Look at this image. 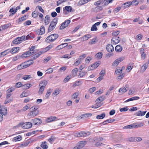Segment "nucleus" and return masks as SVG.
Masks as SVG:
<instances>
[{
	"label": "nucleus",
	"mask_w": 149,
	"mask_h": 149,
	"mask_svg": "<svg viewBox=\"0 0 149 149\" xmlns=\"http://www.w3.org/2000/svg\"><path fill=\"white\" fill-rule=\"evenodd\" d=\"M58 36L59 35L57 34H51L47 38L45 41L47 43L52 42L56 39Z\"/></svg>",
	"instance_id": "nucleus-1"
},
{
	"label": "nucleus",
	"mask_w": 149,
	"mask_h": 149,
	"mask_svg": "<svg viewBox=\"0 0 149 149\" xmlns=\"http://www.w3.org/2000/svg\"><path fill=\"white\" fill-rule=\"evenodd\" d=\"M58 19L57 18H55L53 19L51 22L49 26L48 31L49 32L52 31L56 27V25L57 23Z\"/></svg>",
	"instance_id": "nucleus-2"
},
{
	"label": "nucleus",
	"mask_w": 149,
	"mask_h": 149,
	"mask_svg": "<svg viewBox=\"0 0 149 149\" xmlns=\"http://www.w3.org/2000/svg\"><path fill=\"white\" fill-rule=\"evenodd\" d=\"M32 124L30 122H27L24 123H20L19 124L17 127H19L21 126L24 129H29L32 127Z\"/></svg>",
	"instance_id": "nucleus-3"
},
{
	"label": "nucleus",
	"mask_w": 149,
	"mask_h": 149,
	"mask_svg": "<svg viewBox=\"0 0 149 149\" xmlns=\"http://www.w3.org/2000/svg\"><path fill=\"white\" fill-rule=\"evenodd\" d=\"M70 22V20H67L63 22L61 25L60 27V29L61 30L63 29L68 26V25Z\"/></svg>",
	"instance_id": "nucleus-4"
},
{
	"label": "nucleus",
	"mask_w": 149,
	"mask_h": 149,
	"mask_svg": "<svg viewBox=\"0 0 149 149\" xmlns=\"http://www.w3.org/2000/svg\"><path fill=\"white\" fill-rule=\"evenodd\" d=\"M120 40V38L118 37L115 36L111 40V42L113 44L115 45L119 43Z\"/></svg>",
	"instance_id": "nucleus-5"
},
{
	"label": "nucleus",
	"mask_w": 149,
	"mask_h": 149,
	"mask_svg": "<svg viewBox=\"0 0 149 149\" xmlns=\"http://www.w3.org/2000/svg\"><path fill=\"white\" fill-rule=\"evenodd\" d=\"M32 122L33 125H39L42 123V121L39 118H35L32 120Z\"/></svg>",
	"instance_id": "nucleus-6"
},
{
	"label": "nucleus",
	"mask_w": 149,
	"mask_h": 149,
	"mask_svg": "<svg viewBox=\"0 0 149 149\" xmlns=\"http://www.w3.org/2000/svg\"><path fill=\"white\" fill-rule=\"evenodd\" d=\"M129 86L128 85L126 84L123 88H121L119 89V92L122 93L126 92L129 89Z\"/></svg>",
	"instance_id": "nucleus-7"
},
{
	"label": "nucleus",
	"mask_w": 149,
	"mask_h": 149,
	"mask_svg": "<svg viewBox=\"0 0 149 149\" xmlns=\"http://www.w3.org/2000/svg\"><path fill=\"white\" fill-rule=\"evenodd\" d=\"M0 113H1L2 115L4 116L6 115L7 113V109L6 107H2L0 109Z\"/></svg>",
	"instance_id": "nucleus-8"
},
{
	"label": "nucleus",
	"mask_w": 149,
	"mask_h": 149,
	"mask_svg": "<svg viewBox=\"0 0 149 149\" xmlns=\"http://www.w3.org/2000/svg\"><path fill=\"white\" fill-rule=\"evenodd\" d=\"M11 25V24L8 23V24H5L2 26H1L0 27V31L7 29Z\"/></svg>",
	"instance_id": "nucleus-9"
},
{
	"label": "nucleus",
	"mask_w": 149,
	"mask_h": 149,
	"mask_svg": "<svg viewBox=\"0 0 149 149\" xmlns=\"http://www.w3.org/2000/svg\"><path fill=\"white\" fill-rule=\"evenodd\" d=\"M38 113V111H31L29 112L28 116L31 117H34L36 116Z\"/></svg>",
	"instance_id": "nucleus-10"
},
{
	"label": "nucleus",
	"mask_w": 149,
	"mask_h": 149,
	"mask_svg": "<svg viewBox=\"0 0 149 149\" xmlns=\"http://www.w3.org/2000/svg\"><path fill=\"white\" fill-rule=\"evenodd\" d=\"M107 50L109 52H112L114 51V47L112 45L109 44L107 46Z\"/></svg>",
	"instance_id": "nucleus-11"
},
{
	"label": "nucleus",
	"mask_w": 149,
	"mask_h": 149,
	"mask_svg": "<svg viewBox=\"0 0 149 149\" xmlns=\"http://www.w3.org/2000/svg\"><path fill=\"white\" fill-rule=\"evenodd\" d=\"M91 37V36L90 35L87 34L81 37L80 38V39L82 41H84L87 40L89 38H90Z\"/></svg>",
	"instance_id": "nucleus-12"
},
{
	"label": "nucleus",
	"mask_w": 149,
	"mask_h": 149,
	"mask_svg": "<svg viewBox=\"0 0 149 149\" xmlns=\"http://www.w3.org/2000/svg\"><path fill=\"white\" fill-rule=\"evenodd\" d=\"M132 4V2H127L123 3L122 6V7L124 9H125L126 8L129 7Z\"/></svg>",
	"instance_id": "nucleus-13"
},
{
	"label": "nucleus",
	"mask_w": 149,
	"mask_h": 149,
	"mask_svg": "<svg viewBox=\"0 0 149 149\" xmlns=\"http://www.w3.org/2000/svg\"><path fill=\"white\" fill-rule=\"evenodd\" d=\"M92 115V114L91 113H85L80 116L79 118H80V119L83 118H87L91 117Z\"/></svg>",
	"instance_id": "nucleus-14"
},
{
	"label": "nucleus",
	"mask_w": 149,
	"mask_h": 149,
	"mask_svg": "<svg viewBox=\"0 0 149 149\" xmlns=\"http://www.w3.org/2000/svg\"><path fill=\"white\" fill-rule=\"evenodd\" d=\"M26 68V65L25 63L24 62V63H22L20 64V65H18L17 67V69L18 70H19L24 68Z\"/></svg>",
	"instance_id": "nucleus-15"
},
{
	"label": "nucleus",
	"mask_w": 149,
	"mask_h": 149,
	"mask_svg": "<svg viewBox=\"0 0 149 149\" xmlns=\"http://www.w3.org/2000/svg\"><path fill=\"white\" fill-rule=\"evenodd\" d=\"M18 38L19 40H20V41H21V43L23 40H25L28 39L30 38V36L29 35H28L26 36H23Z\"/></svg>",
	"instance_id": "nucleus-16"
},
{
	"label": "nucleus",
	"mask_w": 149,
	"mask_h": 149,
	"mask_svg": "<svg viewBox=\"0 0 149 149\" xmlns=\"http://www.w3.org/2000/svg\"><path fill=\"white\" fill-rule=\"evenodd\" d=\"M45 25H48L50 21V17L49 15H47L45 19Z\"/></svg>",
	"instance_id": "nucleus-17"
},
{
	"label": "nucleus",
	"mask_w": 149,
	"mask_h": 149,
	"mask_svg": "<svg viewBox=\"0 0 149 149\" xmlns=\"http://www.w3.org/2000/svg\"><path fill=\"white\" fill-rule=\"evenodd\" d=\"M148 66V64L147 63H144L141 68V71L143 72H144L147 68Z\"/></svg>",
	"instance_id": "nucleus-18"
},
{
	"label": "nucleus",
	"mask_w": 149,
	"mask_h": 149,
	"mask_svg": "<svg viewBox=\"0 0 149 149\" xmlns=\"http://www.w3.org/2000/svg\"><path fill=\"white\" fill-rule=\"evenodd\" d=\"M57 119V118L55 117H51L47 118V119L46 120V121L47 123H49L56 120Z\"/></svg>",
	"instance_id": "nucleus-19"
},
{
	"label": "nucleus",
	"mask_w": 149,
	"mask_h": 149,
	"mask_svg": "<svg viewBox=\"0 0 149 149\" xmlns=\"http://www.w3.org/2000/svg\"><path fill=\"white\" fill-rule=\"evenodd\" d=\"M146 111L141 112V111H138L136 113L135 115L138 116H142L144 115L146 113Z\"/></svg>",
	"instance_id": "nucleus-20"
},
{
	"label": "nucleus",
	"mask_w": 149,
	"mask_h": 149,
	"mask_svg": "<svg viewBox=\"0 0 149 149\" xmlns=\"http://www.w3.org/2000/svg\"><path fill=\"white\" fill-rule=\"evenodd\" d=\"M39 34L40 35H42L45 33V29L43 26H41L40 27Z\"/></svg>",
	"instance_id": "nucleus-21"
},
{
	"label": "nucleus",
	"mask_w": 149,
	"mask_h": 149,
	"mask_svg": "<svg viewBox=\"0 0 149 149\" xmlns=\"http://www.w3.org/2000/svg\"><path fill=\"white\" fill-rule=\"evenodd\" d=\"M47 83V81L44 80L41 81L40 83L39 86L43 88H45V86Z\"/></svg>",
	"instance_id": "nucleus-22"
},
{
	"label": "nucleus",
	"mask_w": 149,
	"mask_h": 149,
	"mask_svg": "<svg viewBox=\"0 0 149 149\" xmlns=\"http://www.w3.org/2000/svg\"><path fill=\"white\" fill-rule=\"evenodd\" d=\"M68 45V43H63L58 46L57 47V48L58 49H63V47L67 46Z\"/></svg>",
	"instance_id": "nucleus-23"
},
{
	"label": "nucleus",
	"mask_w": 149,
	"mask_h": 149,
	"mask_svg": "<svg viewBox=\"0 0 149 149\" xmlns=\"http://www.w3.org/2000/svg\"><path fill=\"white\" fill-rule=\"evenodd\" d=\"M32 86L30 84L28 83L24 85H23L22 86V87L23 88L25 89H27L29 88L31 86Z\"/></svg>",
	"instance_id": "nucleus-24"
},
{
	"label": "nucleus",
	"mask_w": 149,
	"mask_h": 149,
	"mask_svg": "<svg viewBox=\"0 0 149 149\" xmlns=\"http://www.w3.org/2000/svg\"><path fill=\"white\" fill-rule=\"evenodd\" d=\"M72 8L70 6H65L63 9L64 11L65 10L67 11L68 12H71L72 10Z\"/></svg>",
	"instance_id": "nucleus-25"
},
{
	"label": "nucleus",
	"mask_w": 149,
	"mask_h": 149,
	"mask_svg": "<svg viewBox=\"0 0 149 149\" xmlns=\"http://www.w3.org/2000/svg\"><path fill=\"white\" fill-rule=\"evenodd\" d=\"M115 49L117 52H120L122 50V47L120 45H118L115 47Z\"/></svg>",
	"instance_id": "nucleus-26"
},
{
	"label": "nucleus",
	"mask_w": 149,
	"mask_h": 149,
	"mask_svg": "<svg viewBox=\"0 0 149 149\" xmlns=\"http://www.w3.org/2000/svg\"><path fill=\"white\" fill-rule=\"evenodd\" d=\"M86 143V141H82L80 142L79 143L78 146L80 148H83Z\"/></svg>",
	"instance_id": "nucleus-27"
},
{
	"label": "nucleus",
	"mask_w": 149,
	"mask_h": 149,
	"mask_svg": "<svg viewBox=\"0 0 149 149\" xmlns=\"http://www.w3.org/2000/svg\"><path fill=\"white\" fill-rule=\"evenodd\" d=\"M98 41V40L97 39V37H95L93 38L89 42V44L92 45L95 44Z\"/></svg>",
	"instance_id": "nucleus-28"
},
{
	"label": "nucleus",
	"mask_w": 149,
	"mask_h": 149,
	"mask_svg": "<svg viewBox=\"0 0 149 149\" xmlns=\"http://www.w3.org/2000/svg\"><path fill=\"white\" fill-rule=\"evenodd\" d=\"M41 147L44 149H46L48 148V146L47 144V142L46 141H44L42 142L41 145Z\"/></svg>",
	"instance_id": "nucleus-29"
},
{
	"label": "nucleus",
	"mask_w": 149,
	"mask_h": 149,
	"mask_svg": "<svg viewBox=\"0 0 149 149\" xmlns=\"http://www.w3.org/2000/svg\"><path fill=\"white\" fill-rule=\"evenodd\" d=\"M90 0H80L78 3V4L80 5L84 4L90 1Z\"/></svg>",
	"instance_id": "nucleus-30"
},
{
	"label": "nucleus",
	"mask_w": 149,
	"mask_h": 149,
	"mask_svg": "<svg viewBox=\"0 0 149 149\" xmlns=\"http://www.w3.org/2000/svg\"><path fill=\"white\" fill-rule=\"evenodd\" d=\"M25 63L27 68L32 65L33 63V61L32 60H30Z\"/></svg>",
	"instance_id": "nucleus-31"
},
{
	"label": "nucleus",
	"mask_w": 149,
	"mask_h": 149,
	"mask_svg": "<svg viewBox=\"0 0 149 149\" xmlns=\"http://www.w3.org/2000/svg\"><path fill=\"white\" fill-rule=\"evenodd\" d=\"M100 62L99 61L96 62L92 65L93 67V68L95 69L97 68L99 65L100 64Z\"/></svg>",
	"instance_id": "nucleus-32"
},
{
	"label": "nucleus",
	"mask_w": 149,
	"mask_h": 149,
	"mask_svg": "<svg viewBox=\"0 0 149 149\" xmlns=\"http://www.w3.org/2000/svg\"><path fill=\"white\" fill-rule=\"evenodd\" d=\"M78 72V69L77 68H75L72 71V75L74 76H75L77 75Z\"/></svg>",
	"instance_id": "nucleus-33"
},
{
	"label": "nucleus",
	"mask_w": 149,
	"mask_h": 149,
	"mask_svg": "<svg viewBox=\"0 0 149 149\" xmlns=\"http://www.w3.org/2000/svg\"><path fill=\"white\" fill-rule=\"evenodd\" d=\"M105 114L104 113H103L101 114L97 115L96 116V118L98 119H102L105 117Z\"/></svg>",
	"instance_id": "nucleus-34"
},
{
	"label": "nucleus",
	"mask_w": 149,
	"mask_h": 149,
	"mask_svg": "<svg viewBox=\"0 0 149 149\" xmlns=\"http://www.w3.org/2000/svg\"><path fill=\"white\" fill-rule=\"evenodd\" d=\"M22 139V137L20 135H19L16 137H14L13 139V141H20Z\"/></svg>",
	"instance_id": "nucleus-35"
},
{
	"label": "nucleus",
	"mask_w": 149,
	"mask_h": 149,
	"mask_svg": "<svg viewBox=\"0 0 149 149\" xmlns=\"http://www.w3.org/2000/svg\"><path fill=\"white\" fill-rule=\"evenodd\" d=\"M27 18V17L26 15H25L23 17H22L21 18H19L18 19V22L19 23L23 21L26 19Z\"/></svg>",
	"instance_id": "nucleus-36"
},
{
	"label": "nucleus",
	"mask_w": 149,
	"mask_h": 149,
	"mask_svg": "<svg viewBox=\"0 0 149 149\" xmlns=\"http://www.w3.org/2000/svg\"><path fill=\"white\" fill-rule=\"evenodd\" d=\"M21 41L20 40H19V38L18 37L16 38H15L13 41V42L14 44H18L20 43Z\"/></svg>",
	"instance_id": "nucleus-37"
},
{
	"label": "nucleus",
	"mask_w": 149,
	"mask_h": 149,
	"mask_svg": "<svg viewBox=\"0 0 149 149\" xmlns=\"http://www.w3.org/2000/svg\"><path fill=\"white\" fill-rule=\"evenodd\" d=\"M19 47H13L11 51V53H16L19 50Z\"/></svg>",
	"instance_id": "nucleus-38"
},
{
	"label": "nucleus",
	"mask_w": 149,
	"mask_h": 149,
	"mask_svg": "<svg viewBox=\"0 0 149 149\" xmlns=\"http://www.w3.org/2000/svg\"><path fill=\"white\" fill-rule=\"evenodd\" d=\"M135 128L134 125L133 124H132L130 125H128L124 126L123 127L124 129H131Z\"/></svg>",
	"instance_id": "nucleus-39"
},
{
	"label": "nucleus",
	"mask_w": 149,
	"mask_h": 149,
	"mask_svg": "<svg viewBox=\"0 0 149 149\" xmlns=\"http://www.w3.org/2000/svg\"><path fill=\"white\" fill-rule=\"evenodd\" d=\"M103 53L101 52H99L96 54V56L98 59H100L102 57Z\"/></svg>",
	"instance_id": "nucleus-40"
},
{
	"label": "nucleus",
	"mask_w": 149,
	"mask_h": 149,
	"mask_svg": "<svg viewBox=\"0 0 149 149\" xmlns=\"http://www.w3.org/2000/svg\"><path fill=\"white\" fill-rule=\"evenodd\" d=\"M82 84L81 81H78L75 82L73 85L74 87L76 86L81 85Z\"/></svg>",
	"instance_id": "nucleus-41"
},
{
	"label": "nucleus",
	"mask_w": 149,
	"mask_h": 149,
	"mask_svg": "<svg viewBox=\"0 0 149 149\" xmlns=\"http://www.w3.org/2000/svg\"><path fill=\"white\" fill-rule=\"evenodd\" d=\"M55 139V138L54 136H52L48 140L51 143H52L54 141Z\"/></svg>",
	"instance_id": "nucleus-42"
},
{
	"label": "nucleus",
	"mask_w": 149,
	"mask_h": 149,
	"mask_svg": "<svg viewBox=\"0 0 149 149\" xmlns=\"http://www.w3.org/2000/svg\"><path fill=\"white\" fill-rule=\"evenodd\" d=\"M86 73L87 72L85 71H82L81 72L79 73V75H78L79 78H81L83 77L85 75Z\"/></svg>",
	"instance_id": "nucleus-43"
},
{
	"label": "nucleus",
	"mask_w": 149,
	"mask_h": 149,
	"mask_svg": "<svg viewBox=\"0 0 149 149\" xmlns=\"http://www.w3.org/2000/svg\"><path fill=\"white\" fill-rule=\"evenodd\" d=\"M143 123L142 122L137 123H136V124L134 125L135 128H137L141 127L143 126Z\"/></svg>",
	"instance_id": "nucleus-44"
},
{
	"label": "nucleus",
	"mask_w": 149,
	"mask_h": 149,
	"mask_svg": "<svg viewBox=\"0 0 149 149\" xmlns=\"http://www.w3.org/2000/svg\"><path fill=\"white\" fill-rule=\"evenodd\" d=\"M127 141L129 142H135V137H131L127 139Z\"/></svg>",
	"instance_id": "nucleus-45"
},
{
	"label": "nucleus",
	"mask_w": 149,
	"mask_h": 149,
	"mask_svg": "<svg viewBox=\"0 0 149 149\" xmlns=\"http://www.w3.org/2000/svg\"><path fill=\"white\" fill-rule=\"evenodd\" d=\"M81 132H82V136H86L90 134V132H85L83 131H82Z\"/></svg>",
	"instance_id": "nucleus-46"
},
{
	"label": "nucleus",
	"mask_w": 149,
	"mask_h": 149,
	"mask_svg": "<svg viewBox=\"0 0 149 149\" xmlns=\"http://www.w3.org/2000/svg\"><path fill=\"white\" fill-rule=\"evenodd\" d=\"M101 106V104L100 102L99 103L96 104L95 105H93L92 108L94 109H96L100 107Z\"/></svg>",
	"instance_id": "nucleus-47"
},
{
	"label": "nucleus",
	"mask_w": 149,
	"mask_h": 149,
	"mask_svg": "<svg viewBox=\"0 0 149 149\" xmlns=\"http://www.w3.org/2000/svg\"><path fill=\"white\" fill-rule=\"evenodd\" d=\"M8 50H6L1 53V54L2 56V57H3L6 54H7L9 52V51L8 52Z\"/></svg>",
	"instance_id": "nucleus-48"
},
{
	"label": "nucleus",
	"mask_w": 149,
	"mask_h": 149,
	"mask_svg": "<svg viewBox=\"0 0 149 149\" xmlns=\"http://www.w3.org/2000/svg\"><path fill=\"white\" fill-rule=\"evenodd\" d=\"M133 68V66L132 64H129L128 65L126 70L129 72Z\"/></svg>",
	"instance_id": "nucleus-49"
},
{
	"label": "nucleus",
	"mask_w": 149,
	"mask_h": 149,
	"mask_svg": "<svg viewBox=\"0 0 149 149\" xmlns=\"http://www.w3.org/2000/svg\"><path fill=\"white\" fill-rule=\"evenodd\" d=\"M44 89V88L40 86V89L38 91V93L40 95L43 92Z\"/></svg>",
	"instance_id": "nucleus-50"
},
{
	"label": "nucleus",
	"mask_w": 149,
	"mask_h": 149,
	"mask_svg": "<svg viewBox=\"0 0 149 149\" xmlns=\"http://www.w3.org/2000/svg\"><path fill=\"white\" fill-rule=\"evenodd\" d=\"M128 110V108L127 107H126L123 108H120V112L126 111Z\"/></svg>",
	"instance_id": "nucleus-51"
},
{
	"label": "nucleus",
	"mask_w": 149,
	"mask_h": 149,
	"mask_svg": "<svg viewBox=\"0 0 149 149\" xmlns=\"http://www.w3.org/2000/svg\"><path fill=\"white\" fill-rule=\"evenodd\" d=\"M119 33L120 32L118 31H114L112 32V35L113 36H117L118 35Z\"/></svg>",
	"instance_id": "nucleus-52"
},
{
	"label": "nucleus",
	"mask_w": 149,
	"mask_h": 149,
	"mask_svg": "<svg viewBox=\"0 0 149 149\" xmlns=\"http://www.w3.org/2000/svg\"><path fill=\"white\" fill-rule=\"evenodd\" d=\"M42 52H39L38 53L36 54L33 56V58L35 59L37 58L42 54Z\"/></svg>",
	"instance_id": "nucleus-53"
},
{
	"label": "nucleus",
	"mask_w": 149,
	"mask_h": 149,
	"mask_svg": "<svg viewBox=\"0 0 149 149\" xmlns=\"http://www.w3.org/2000/svg\"><path fill=\"white\" fill-rule=\"evenodd\" d=\"M91 30V31H96L97 30V29L96 26L94 24L92 26Z\"/></svg>",
	"instance_id": "nucleus-54"
},
{
	"label": "nucleus",
	"mask_w": 149,
	"mask_h": 149,
	"mask_svg": "<svg viewBox=\"0 0 149 149\" xmlns=\"http://www.w3.org/2000/svg\"><path fill=\"white\" fill-rule=\"evenodd\" d=\"M142 139L139 137H135V142H139L142 140Z\"/></svg>",
	"instance_id": "nucleus-55"
},
{
	"label": "nucleus",
	"mask_w": 149,
	"mask_h": 149,
	"mask_svg": "<svg viewBox=\"0 0 149 149\" xmlns=\"http://www.w3.org/2000/svg\"><path fill=\"white\" fill-rule=\"evenodd\" d=\"M96 90V88L95 87H93L90 88L89 89V91L91 93H92L94 92Z\"/></svg>",
	"instance_id": "nucleus-56"
},
{
	"label": "nucleus",
	"mask_w": 149,
	"mask_h": 149,
	"mask_svg": "<svg viewBox=\"0 0 149 149\" xmlns=\"http://www.w3.org/2000/svg\"><path fill=\"white\" fill-rule=\"evenodd\" d=\"M104 99V96H102L100 97H99L97 99V100H99L100 101V102L103 101Z\"/></svg>",
	"instance_id": "nucleus-57"
},
{
	"label": "nucleus",
	"mask_w": 149,
	"mask_h": 149,
	"mask_svg": "<svg viewBox=\"0 0 149 149\" xmlns=\"http://www.w3.org/2000/svg\"><path fill=\"white\" fill-rule=\"evenodd\" d=\"M122 72V69H120V68H117L116 70H115V72L116 74H117V73H121Z\"/></svg>",
	"instance_id": "nucleus-58"
},
{
	"label": "nucleus",
	"mask_w": 149,
	"mask_h": 149,
	"mask_svg": "<svg viewBox=\"0 0 149 149\" xmlns=\"http://www.w3.org/2000/svg\"><path fill=\"white\" fill-rule=\"evenodd\" d=\"M135 92L134 89H130L129 91L128 94L129 95H131L134 94Z\"/></svg>",
	"instance_id": "nucleus-59"
},
{
	"label": "nucleus",
	"mask_w": 149,
	"mask_h": 149,
	"mask_svg": "<svg viewBox=\"0 0 149 149\" xmlns=\"http://www.w3.org/2000/svg\"><path fill=\"white\" fill-rule=\"evenodd\" d=\"M70 77L69 76H67L63 80V82L65 83H66L70 79Z\"/></svg>",
	"instance_id": "nucleus-60"
},
{
	"label": "nucleus",
	"mask_w": 149,
	"mask_h": 149,
	"mask_svg": "<svg viewBox=\"0 0 149 149\" xmlns=\"http://www.w3.org/2000/svg\"><path fill=\"white\" fill-rule=\"evenodd\" d=\"M31 78V76L30 75H25L22 78V79L26 80L27 79H30Z\"/></svg>",
	"instance_id": "nucleus-61"
},
{
	"label": "nucleus",
	"mask_w": 149,
	"mask_h": 149,
	"mask_svg": "<svg viewBox=\"0 0 149 149\" xmlns=\"http://www.w3.org/2000/svg\"><path fill=\"white\" fill-rule=\"evenodd\" d=\"M103 92V91L102 89H100L99 91H96L95 93L96 95H99L101 94Z\"/></svg>",
	"instance_id": "nucleus-62"
},
{
	"label": "nucleus",
	"mask_w": 149,
	"mask_h": 149,
	"mask_svg": "<svg viewBox=\"0 0 149 149\" xmlns=\"http://www.w3.org/2000/svg\"><path fill=\"white\" fill-rule=\"evenodd\" d=\"M142 37L143 36L141 34H139L136 37L137 40H141L142 39Z\"/></svg>",
	"instance_id": "nucleus-63"
},
{
	"label": "nucleus",
	"mask_w": 149,
	"mask_h": 149,
	"mask_svg": "<svg viewBox=\"0 0 149 149\" xmlns=\"http://www.w3.org/2000/svg\"><path fill=\"white\" fill-rule=\"evenodd\" d=\"M32 15L33 17L36 18L38 17V13L35 11H34L32 13Z\"/></svg>",
	"instance_id": "nucleus-64"
}]
</instances>
